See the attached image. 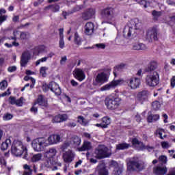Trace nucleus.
Wrapping results in <instances>:
<instances>
[{"mask_svg":"<svg viewBox=\"0 0 175 175\" xmlns=\"http://www.w3.org/2000/svg\"><path fill=\"white\" fill-rule=\"evenodd\" d=\"M34 105H38V106H40V107H49V103L47 99L44 98L43 94L38 95V98L34 102Z\"/></svg>","mask_w":175,"mask_h":175,"instance_id":"f8f14e48","label":"nucleus"},{"mask_svg":"<svg viewBox=\"0 0 175 175\" xmlns=\"http://www.w3.org/2000/svg\"><path fill=\"white\" fill-rule=\"evenodd\" d=\"M95 16V10L94 8H89L85 12L82 13V18L83 20L87 21L90 20V18H92Z\"/></svg>","mask_w":175,"mask_h":175,"instance_id":"a211bd4d","label":"nucleus"},{"mask_svg":"<svg viewBox=\"0 0 175 175\" xmlns=\"http://www.w3.org/2000/svg\"><path fill=\"white\" fill-rule=\"evenodd\" d=\"M23 159H26V161H29V156L28 155V150L25 146H23Z\"/></svg>","mask_w":175,"mask_h":175,"instance_id":"79ce46f5","label":"nucleus"},{"mask_svg":"<svg viewBox=\"0 0 175 175\" xmlns=\"http://www.w3.org/2000/svg\"><path fill=\"white\" fill-rule=\"evenodd\" d=\"M8 95H10V89H8L7 91L0 94V97L8 96Z\"/></svg>","mask_w":175,"mask_h":175,"instance_id":"052dcab7","label":"nucleus"},{"mask_svg":"<svg viewBox=\"0 0 175 175\" xmlns=\"http://www.w3.org/2000/svg\"><path fill=\"white\" fill-rule=\"evenodd\" d=\"M23 39H29V33L28 32H23Z\"/></svg>","mask_w":175,"mask_h":175,"instance_id":"0e129e2a","label":"nucleus"},{"mask_svg":"<svg viewBox=\"0 0 175 175\" xmlns=\"http://www.w3.org/2000/svg\"><path fill=\"white\" fill-rule=\"evenodd\" d=\"M167 175H175V167L171 168Z\"/></svg>","mask_w":175,"mask_h":175,"instance_id":"774afa93","label":"nucleus"},{"mask_svg":"<svg viewBox=\"0 0 175 175\" xmlns=\"http://www.w3.org/2000/svg\"><path fill=\"white\" fill-rule=\"evenodd\" d=\"M59 49H64L65 47V41H64V38H59Z\"/></svg>","mask_w":175,"mask_h":175,"instance_id":"de8ad7c7","label":"nucleus"},{"mask_svg":"<svg viewBox=\"0 0 175 175\" xmlns=\"http://www.w3.org/2000/svg\"><path fill=\"white\" fill-rule=\"evenodd\" d=\"M37 49H38V51L40 54V53H43V51H44L46 47L44 46V45H39L37 46Z\"/></svg>","mask_w":175,"mask_h":175,"instance_id":"4d7b16f0","label":"nucleus"},{"mask_svg":"<svg viewBox=\"0 0 175 175\" xmlns=\"http://www.w3.org/2000/svg\"><path fill=\"white\" fill-rule=\"evenodd\" d=\"M146 85L148 87H157L159 84V73L154 71L152 73H149L145 78Z\"/></svg>","mask_w":175,"mask_h":175,"instance_id":"39448f33","label":"nucleus"},{"mask_svg":"<svg viewBox=\"0 0 175 175\" xmlns=\"http://www.w3.org/2000/svg\"><path fill=\"white\" fill-rule=\"evenodd\" d=\"M5 46L8 49L13 47V46H15V47H17V46H18V42H13L12 44L5 43Z\"/></svg>","mask_w":175,"mask_h":175,"instance_id":"09e8293b","label":"nucleus"},{"mask_svg":"<svg viewBox=\"0 0 175 175\" xmlns=\"http://www.w3.org/2000/svg\"><path fill=\"white\" fill-rule=\"evenodd\" d=\"M33 55H39L40 52H39V49H38V46H36L33 49Z\"/></svg>","mask_w":175,"mask_h":175,"instance_id":"69168bd1","label":"nucleus"},{"mask_svg":"<svg viewBox=\"0 0 175 175\" xmlns=\"http://www.w3.org/2000/svg\"><path fill=\"white\" fill-rule=\"evenodd\" d=\"M79 152H83V151H90L92 150V144L89 141H84L81 147L77 148Z\"/></svg>","mask_w":175,"mask_h":175,"instance_id":"6ab92c4d","label":"nucleus"},{"mask_svg":"<svg viewBox=\"0 0 175 175\" xmlns=\"http://www.w3.org/2000/svg\"><path fill=\"white\" fill-rule=\"evenodd\" d=\"M122 102V98H120L116 94H113L108 96L105 100V106L108 110H117Z\"/></svg>","mask_w":175,"mask_h":175,"instance_id":"f03ea898","label":"nucleus"},{"mask_svg":"<svg viewBox=\"0 0 175 175\" xmlns=\"http://www.w3.org/2000/svg\"><path fill=\"white\" fill-rule=\"evenodd\" d=\"M31 162H39L42 159V154L40 153L36 154L31 157Z\"/></svg>","mask_w":175,"mask_h":175,"instance_id":"58836bf2","label":"nucleus"},{"mask_svg":"<svg viewBox=\"0 0 175 175\" xmlns=\"http://www.w3.org/2000/svg\"><path fill=\"white\" fill-rule=\"evenodd\" d=\"M141 166L142 164H140L139 161L130 160L127 163V169L130 172H135L136 169H140Z\"/></svg>","mask_w":175,"mask_h":175,"instance_id":"4468645a","label":"nucleus"},{"mask_svg":"<svg viewBox=\"0 0 175 175\" xmlns=\"http://www.w3.org/2000/svg\"><path fill=\"white\" fill-rule=\"evenodd\" d=\"M17 70V67L16 66H12L8 68V71L10 73H13V72H16Z\"/></svg>","mask_w":175,"mask_h":175,"instance_id":"603ef678","label":"nucleus"},{"mask_svg":"<svg viewBox=\"0 0 175 175\" xmlns=\"http://www.w3.org/2000/svg\"><path fill=\"white\" fill-rule=\"evenodd\" d=\"M11 152L15 157H21L23 155V142L21 141H14L11 147Z\"/></svg>","mask_w":175,"mask_h":175,"instance_id":"0eeeda50","label":"nucleus"},{"mask_svg":"<svg viewBox=\"0 0 175 175\" xmlns=\"http://www.w3.org/2000/svg\"><path fill=\"white\" fill-rule=\"evenodd\" d=\"M159 36V31L157 27H152L148 29L146 34V39L148 40L149 43H152V40L158 42Z\"/></svg>","mask_w":175,"mask_h":175,"instance_id":"423d86ee","label":"nucleus"},{"mask_svg":"<svg viewBox=\"0 0 175 175\" xmlns=\"http://www.w3.org/2000/svg\"><path fill=\"white\" fill-rule=\"evenodd\" d=\"M100 14L103 18L111 20L114 17V9L111 7H107L101 10Z\"/></svg>","mask_w":175,"mask_h":175,"instance_id":"1a4fd4ad","label":"nucleus"},{"mask_svg":"<svg viewBox=\"0 0 175 175\" xmlns=\"http://www.w3.org/2000/svg\"><path fill=\"white\" fill-rule=\"evenodd\" d=\"M152 107L153 110H155L156 111L159 110V109H161V103H159L158 100L152 102Z\"/></svg>","mask_w":175,"mask_h":175,"instance_id":"4c0bfd02","label":"nucleus"},{"mask_svg":"<svg viewBox=\"0 0 175 175\" xmlns=\"http://www.w3.org/2000/svg\"><path fill=\"white\" fill-rule=\"evenodd\" d=\"M159 162H161V165H166L167 163V157L165 155L159 156Z\"/></svg>","mask_w":175,"mask_h":175,"instance_id":"37998d69","label":"nucleus"},{"mask_svg":"<svg viewBox=\"0 0 175 175\" xmlns=\"http://www.w3.org/2000/svg\"><path fill=\"white\" fill-rule=\"evenodd\" d=\"M132 146H140L141 150H154V146H146L142 141H139L137 137L132 138Z\"/></svg>","mask_w":175,"mask_h":175,"instance_id":"9d476101","label":"nucleus"},{"mask_svg":"<svg viewBox=\"0 0 175 175\" xmlns=\"http://www.w3.org/2000/svg\"><path fill=\"white\" fill-rule=\"evenodd\" d=\"M46 70H47L46 67L42 66L40 68V73L41 76H42V77H46V75H47V73L46 72Z\"/></svg>","mask_w":175,"mask_h":175,"instance_id":"c03bdc74","label":"nucleus"},{"mask_svg":"<svg viewBox=\"0 0 175 175\" xmlns=\"http://www.w3.org/2000/svg\"><path fill=\"white\" fill-rule=\"evenodd\" d=\"M94 46L95 47H97V49H100L101 50H105V49H106V44L104 43L96 44Z\"/></svg>","mask_w":175,"mask_h":175,"instance_id":"8fccbe9b","label":"nucleus"},{"mask_svg":"<svg viewBox=\"0 0 175 175\" xmlns=\"http://www.w3.org/2000/svg\"><path fill=\"white\" fill-rule=\"evenodd\" d=\"M97 169L98 171V175H109V171L106 168L105 163H99L97 166Z\"/></svg>","mask_w":175,"mask_h":175,"instance_id":"b1692460","label":"nucleus"},{"mask_svg":"<svg viewBox=\"0 0 175 175\" xmlns=\"http://www.w3.org/2000/svg\"><path fill=\"white\" fill-rule=\"evenodd\" d=\"M77 125V124L75 122H70L67 124V126H68V128H75Z\"/></svg>","mask_w":175,"mask_h":175,"instance_id":"bf43d9fd","label":"nucleus"},{"mask_svg":"<svg viewBox=\"0 0 175 175\" xmlns=\"http://www.w3.org/2000/svg\"><path fill=\"white\" fill-rule=\"evenodd\" d=\"M107 81V76L106 73L101 72L98 73L96 77L95 81L94 82V85H98V84H103Z\"/></svg>","mask_w":175,"mask_h":175,"instance_id":"f3484780","label":"nucleus"},{"mask_svg":"<svg viewBox=\"0 0 175 175\" xmlns=\"http://www.w3.org/2000/svg\"><path fill=\"white\" fill-rule=\"evenodd\" d=\"M48 58L49 57H42V58L37 60L36 62V66H38L40 65V62H46V61H47Z\"/></svg>","mask_w":175,"mask_h":175,"instance_id":"49530a36","label":"nucleus"},{"mask_svg":"<svg viewBox=\"0 0 175 175\" xmlns=\"http://www.w3.org/2000/svg\"><path fill=\"white\" fill-rule=\"evenodd\" d=\"M8 19V15H0V23H3Z\"/></svg>","mask_w":175,"mask_h":175,"instance_id":"680f3d73","label":"nucleus"},{"mask_svg":"<svg viewBox=\"0 0 175 175\" xmlns=\"http://www.w3.org/2000/svg\"><path fill=\"white\" fill-rule=\"evenodd\" d=\"M7 88H8V81L4 80L0 83V90L3 91V90H6Z\"/></svg>","mask_w":175,"mask_h":175,"instance_id":"a18cd8bd","label":"nucleus"},{"mask_svg":"<svg viewBox=\"0 0 175 175\" xmlns=\"http://www.w3.org/2000/svg\"><path fill=\"white\" fill-rule=\"evenodd\" d=\"M12 118H13V115L11 113H6L3 117L5 121H9L12 120Z\"/></svg>","mask_w":175,"mask_h":175,"instance_id":"3c124183","label":"nucleus"},{"mask_svg":"<svg viewBox=\"0 0 175 175\" xmlns=\"http://www.w3.org/2000/svg\"><path fill=\"white\" fill-rule=\"evenodd\" d=\"M74 42L77 46H81V43L83 42V39L79 36V33L75 32L74 36Z\"/></svg>","mask_w":175,"mask_h":175,"instance_id":"7c9ffc66","label":"nucleus"},{"mask_svg":"<svg viewBox=\"0 0 175 175\" xmlns=\"http://www.w3.org/2000/svg\"><path fill=\"white\" fill-rule=\"evenodd\" d=\"M48 152L49 154H51V157H54V155H55V154H57V150L55 148H51V149H49Z\"/></svg>","mask_w":175,"mask_h":175,"instance_id":"13d9d810","label":"nucleus"},{"mask_svg":"<svg viewBox=\"0 0 175 175\" xmlns=\"http://www.w3.org/2000/svg\"><path fill=\"white\" fill-rule=\"evenodd\" d=\"M161 147H162V148H169V147H170V146L169 145V142H161Z\"/></svg>","mask_w":175,"mask_h":175,"instance_id":"6e6d98bb","label":"nucleus"},{"mask_svg":"<svg viewBox=\"0 0 175 175\" xmlns=\"http://www.w3.org/2000/svg\"><path fill=\"white\" fill-rule=\"evenodd\" d=\"M46 9H50L53 13H57V12H59V9H61V8L58 4H53L46 7Z\"/></svg>","mask_w":175,"mask_h":175,"instance_id":"f704fd0d","label":"nucleus"},{"mask_svg":"<svg viewBox=\"0 0 175 175\" xmlns=\"http://www.w3.org/2000/svg\"><path fill=\"white\" fill-rule=\"evenodd\" d=\"M29 59H31V53L28 51H26L23 53V66H27V64L29 62Z\"/></svg>","mask_w":175,"mask_h":175,"instance_id":"bb28decb","label":"nucleus"},{"mask_svg":"<svg viewBox=\"0 0 175 175\" xmlns=\"http://www.w3.org/2000/svg\"><path fill=\"white\" fill-rule=\"evenodd\" d=\"M170 87L172 89L175 88V76H173L170 79Z\"/></svg>","mask_w":175,"mask_h":175,"instance_id":"5fc2aeb1","label":"nucleus"},{"mask_svg":"<svg viewBox=\"0 0 175 175\" xmlns=\"http://www.w3.org/2000/svg\"><path fill=\"white\" fill-rule=\"evenodd\" d=\"M164 132L165 130H163V129H158L156 130L154 135H156V136H159V139H161V140H163V136H162V135Z\"/></svg>","mask_w":175,"mask_h":175,"instance_id":"ea45409f","label":"nucleus"},{"mask_svg":"<svg viewBox=\"0 0 175 175\" xmlns=\"http://www.w3.org/2000/svg\"><path fill=\"white\" fill-rule=\"evenodd\" d=\"M70 144L72 147L79 148L80 144H81V137L77 135H73L70 140Z\"/></svg>","mask_w":175,"mask_h":175,"instance_id":"412c9836","label":"nucleus"},{"mask_svg":"<svg viewBox=\"0 0 175 175\" xmlns=\"http://www.w3.org/2000/svg\"><path fill=\"white\" fill-rule=\"evenodd\" d=\"M95 158L96 159H105V158H110L111 153L109 152V148L105 145H98L94 150Z\"/></svg>","mask_w":175,"mask_h":175,"instance_id":"7ed1b4c3","label":"nucleus"},{"mask_svg":"<svg viewBox=\"0 0 175 175\" xmlns=\"http://www.w3.org/2000/svg\"><path fill=\"white\" fill-rule=\"evenodd\" d=\"M44 144H46V138L43 137H38L33 141L32 147L35 151L39 152L43 151Z\"/></svg>","mask_w":175,"mask_h":175,"instance_id":"6e6552de","label":"nucleus"},{"mask_svg":"<svg viewBox=\"0 0 175 175\" xmlns=\"http://www.w3.org/2000/svg\"><path fill=\"white\" fill-rule=\"evenodd\" d=\"M10 144H12V141L10 139H7L1 144V150H2V151H5V150H8V148L10 146Z\"/></svg>","mask_w":175,"mask_h":175,"instance_id":"473e14b6","label":"nucleus"},{"mask_svg":"<svg viewBox=\"0 0 175 175\" xmlns=\"http://www.w3.org/2000/svg\"><path fill=\"white\" fill-rule=\"evenodd\" d=\"M36 105H35V103H33V106L30 109V111L31 113H34V114H36L38 113V107H36Z\"/></svg>","mask_w":175,"mask_h":175,"instance_id":"864d4df0","label":"nucleus"},{"mask_svg":"<svg viewBox=\"0 0 175 175\" xmlns=\"http://www.w3.org/2000/svg\"><path fill=\"white\" fill-rule=\"evenodd\" d=\"M66 120H68V116L66 114H58L53 118L52 122L53 124H58L59 122H64Z\"/></svg>","mask_w":175,"mask_h":175,"instance_id":"4be33fe9","label":"nucleus"},{"mask_svg":"<svg viewBox=\"0 0 175 175\" xmlns=\"http://www.w3.org/2000/svg\"><path fill=\"white\" fill-rule=\"evenodd\" d=\"M73 76L78 81L81 82L85 80V73L80 68H77L74 70Z\"/></svg>","mask_w":175,"mask_h":175,"instance_id":"dca6fc26","label":"nucleus"},{"mask_svg":"<svg viewBox=\"0 0 175 175\" xmlns=\"http://www.w3.org/2000/svg\"><path fill=\"white\" fill-rule=\"evenodd\" d=\"M125 83H127L128 87L131 88V90H136V88H139V87H140V84H142L139 78L133 77L126 79L125 81L124 79L113 80L109 83L103 86L101 88V91H109V90L116 88L117 85H120V84H125Z\"/></svg>","mask_w":175,"mask_h":175,"instance_id":"f257e3e1","label":"nucleus"},{"mask_svg":"<svg viewBox=\"0 0 175 175\" xmlns=\"http://www.w3.org/2000/svg\"><path fill=\"white\" fill-rule=\"evenodd\" d=\"M77 122L83 126H87L89 122L84 118V116H79L77 117Z\"/></svg>","mask_w":175,"mask_h":175,"instance_id":"2f4dec72","label":"nucleus"},{"mask_svg":"<svg viewBox=\"0 0 175 175\" xmlns=\"http://www.w3.org/2000/svg\"><path fill=\"white\" fill-rule=\"evenodd\" d=\"M110 124H111V119L109 116H105L101 119L100 123L96 124V126L102 129H106Z\"/></svg>","mask_w":175,"mask_h":175,"instance_id":"ddd939ff","label":"nucleus"},{"mask_svg":"<svg viewBox=\"0 0 175 175\" xmlns=\"http://www.w3.org/2000/svg\"><path fill=\"white\" fill-rule=\"evenodd\" d=\"M131 147H132V145H131V144L123 142L116 145V150H118V151H121L124 150H128V148H131Z\"/></svg>","mask_w":175,"mask_h":175,"instance_id":"cd10ccee","label":"nucleus"},{"mask_svg":"<svg viewBox=\"0 0 175 175\" xmlns=\"http://www.w3.org/2000/svg\"><path fill=\"white\" fill-rule=\"evenodd\" d=\"M24 80L25 81H29V80H31V84L30 85V88L31 90H32V88H34L36 80H35L33 77L27 75L24 77Z\"/></svg>","mask_w":175,"mask_h":175,"instance_id":"e433bc0d","label":"nucleus"},{"mask_svg":"<svg viewBox=\"0 0 175 175\" xmlns=\"http://www.w3.org/2000/svg\"><path fill=\"white\" fill-rule=\"evenodd\" d=\"M152 16L155 20H158L161 16H162V12L161 11H157V10H153L152 12Z\"/></svg>","mask_w":175,"mask_h":175,"instance_id":"a19ab883","label":"nucleus"},{"mask_svg":"<svg viewBox=\"0 0 175 175\" xmlns=\"http://www.w3.org/2000/svg\"><path fill=\"white\" fill-rule=\"evenodd\" d=\"M9 103L10 105H16L18 107L23 106V97H21L20 99H16V98L13 96H10L9 98Z\"/></svg>","mask_w":175,"mask_h":175,"instance_id":"393cba45","label":"nucleus"},{"mask_svg":"<svg viewBox=\"0 0 175 175\" xmlns=\"http://www.w3.org/2000/svg\"><path fill=\"white\" fill-rule=\"evenodd\" d=\"M60 140L61 136L57 134L51 135L48 138V142L49 144H57V143H59Z\"/></svg>","mask_w":175,"mask_h":175,"instance_id":"5701e85b","label":"nucleus"},{"mask_svg":"<svg viewBox=\"0 0 175 175\" xmlns=\"http://www.w3.org/2000/svg\"><path fill=\"white\" fill-rule=\"evenodd\" d=\"M110 166H113V167H118V163H117L116 161H111Z\"/></svg>","mask_w":175,"mask_h":175,"instance_id":"338daca9","label":"nucleus"},{"mask_svg":"<svg viewBox=\"0 0 175 175\" xmlns=\"http://www.w3.org/2000/svg\"><path fill=\"white\" fill-rule=\"evenodd\" d=\"M97 28L96 26L94 24V23H86L85 26V33L86 35H92L94 33V30Z\"/></svg>","mask_w":175,"mask_h":175,"instance_id":"aec40b11","label":"nucleus"},{"mask_svg":"<svg viewBox=\"0 0 175 175\" xmlns=\"http://www.w3.org/2000/svg\"><path fill=\"white\" fill-rule=\"evenodd\" d=\"M137 100H138V102H139L142 105H143L144 102L148 100V91L143 90L139 92L137 94Z\"/></svg>","mask_w":175,"mask_h":175,"instance_id":"2eb2a0df","label":"nucleus"},{"mask_svg":"<svg viewBox=\"0 0 175 175\" xmlns=\"http://www.w3.org/2000/svg\"><path fill=\"white\" fill-rule=\"evenodd\" d=\"M153 173L155 175H165L167 173V167L163 164L159 165L153 168Z\"/></svg>","mask_w":175,"mask_h":175,"instance_id":"9b49d317","label":"nucleus"},{"mask_svg":"<svg viewBox=\"0 0 175 175\" xmlns=\"http://www.w3.org/2000/svg\"><path fill=\"white\" fill-rule=\"evenodd\" d=\"M124 68H125L124 64H121L120 65L115 66L113 70L114 77H117V73H118V72H121L122 69H124Z\"/></svg>","mask_w":175,"mask_h":175,"instance_id":"72a5a7b5","label":"nucleus"},{"mask_svg":"<svg viewBox=\"0 0 175 175\" xmlns=\"http://www.w3.org/2000/svg\"><path fill=\"white\" fill-rule=\"evenodd\" d=\"M159 118H160L159 114H154V115L150 114L148 116L147 122L149 123L154 122L155 121H158Z\"/></svg>","mask_w":175,"mask_h":175,"instance_id":"c756f323","label":"nucleus"},{"mask_svg":"<svg viewBox=\"0 0 175 175\" xmlns=\"http://www.w3.org/2000/svg\"><path fill=\"white\" fill-rule=\"evenodd\" d=\"M63 158H64V162H66V163H70V162H72V161H73V157H72V153H70L69 152H66L63 154Z\"/></svg>","mask_w":175,"mask_h":175,"instance_id":"c85d7f7f","label":"nucleus"},{"mask_svg":"<svg viewBox=\"0 0 175 175\" xmlns=\"http://www.w3.org/2000/svg\"><path fill=\"white\" fill-rule=\"evenodd\" d=\"M147 46L143 43L134 44H133V50H146Z\"/></svg>","mask_w":175,"mask_h":175,"instance_id":"c9c22d12","label":"nucleus"},{"mask_svg":"<svg viewBox=\"0 0 175 175\" xmlns=\"http://www.w3.org/2000/svg\"><path fill=\"white\" fill-rule=\"evenodd\" d=\"M122 174V168L118 167L117 170L115 171V175H121Z\"/></svg>","mask_w":175,"mask_h":175,"instance_id":"e2e57ef3","label":"nucleus"},{"mask_svg":"<svg viewBox=\"0 0 175 175\" xmlns=\"http://www.w3.org/2000/svg\"><path fill=\"white\" fill-rule=\"evenodd\" d=\"M158 68V64L155 62H151L145 68V72L148 73H152Z\"/></svg>","mask_w":175,"mask_h":175,"instance_id":"a878e982","label":"nucleus"},{"mask_svg":"<svg viewBox=\"0 0 175 175\" xmlns=\"http://www.w3.org/2000/svg\"><path fill=\"white\" fill-rule=\"evenodd\" d=\"M50 90L52 92L55 93V95L59 96L62 94V90L61 88L57 83L55 81H51L49 84L44 83L42 85V91L43 92H47Z\"/></svg>","mask_w":175,"mask_h":175,"instance_id":"20e7f679","label":"nucleus"}]
</instances>
